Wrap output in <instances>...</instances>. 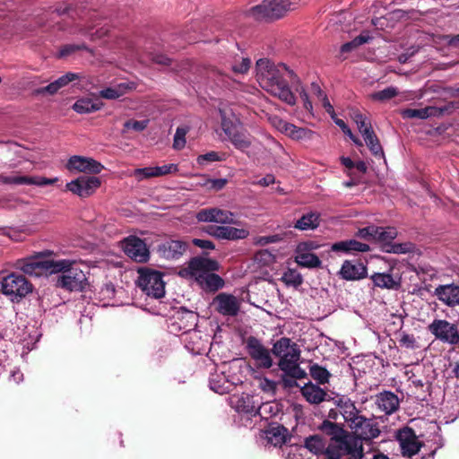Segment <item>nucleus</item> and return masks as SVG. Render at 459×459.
I'll list each match as a JSON object with an SVG mask.
<instances>
[{
	"mask_svg": "<svg viewBox=\"0 0 459 459\" xmlns=\"http://www.w3.org/2000/svg\"><path fill=\"white\" fill-rule=\"evenodd\" d=\"M129 89L126 83H120L116 87H108L100 91V96L106 100H117L123 96Z\"/></svg>",
	"mask_w": 459,
	"mask_h": 459,
	"instance_id": "obj_40",
	"label": "nucleus"
},
{
	"mask_svg": "<svg viewBox=\"0 0 459 459\" xmlns=\"http://www.w3.org/2000/svg\"><path fill=\"white\" fill-rule=\"evenodd\" d=\"M309 372L313 379L317 381L319 384H325L329 381L331 374L328 370L317 364H313L309 368Z\"/></svg>",
	"mask_w": 459,
	"mask_h": 459,
	"instance_id": "obj_42",
	"label": "nucleus"
},
{
	"mask_svg": "<svg viewBox=\"0 0 459 459\" xmlns=\"http://www.w3.org/2000/svg\"><path fill=\"white\" fill-rule=\"evenodd\" d=\"M370 279L376 287L381 289L398 290L401 286L400 281L394 279L390 273H375Z\"/></svg>",
	"mask_w": 459,
	"mask_h": 459,
	"instance_id": "obj_32",
	"label": "nucleus"
},
{
	"mask_svg": "<svg viewBox=\"0 0 459 459\" xmlns=\"http://www.w3.org/2000/svg\"><path fill=\"white\" fill-rule=\"evenodd\" d=\"M210 387L216 393L224 394L228 391V387L224 386L226 381L224 377L220 375H212L209 380Z\"/></svg>",
	"mask_w": 459,
	"mask_h": 459,
	"instance_id": "obj_45",
	"label": "nucleus"
},
{
	"mask_svg": "<svg viewBox=\"0 0 459 459\" xmlns=\"http://www.w3.org/2000/svg\"><path fill=\"white\" fill-rule=\"evenodd\" d=\"M193 244L203 249H213L214 245L212 241L206 239L194 238Z\"/></svg>",
	"mask_w": 459,
	"mask_h": 459,
	"instance_id": "obj_61",
	"label": "nucleus"
},
{
	"mask_svg": "<svg viewBox=\"0 0 459 459\" xmlns=\"http://www.w3.org/2000/svg\"><path fill=\"white\" fill-rule=\"evenodd\" d=\"M124 251L134 261L145 263L149 260L150 252L141 238L130 236L124 240Z\"/></svg>",
	"mask_w": 459,
	"mask_h": 459,
	"instance_id": "obj_19",
	"label": "nucleus"
},
{
	"mask_svg": "<svg viewBox=\"0 0 459 459\" xmlns=\"http://www.w3.org/2000/svg\"><path fill=\"white\" fill-rule=\"evenodd\" d=\"M281 359H279L278 367L284 373V375L291 378H306V371L299 367V360L300 359V350L299 346L292 348Z\"/></svg>",
	"mask_w": 459,
	"mask_h": 459,
	"instance_id": "obj_13",
	"label": "nucleus"
},
{
	"mask_svg": "<svg viewBox=\"0 0 459 459\" xmlns=\"http://www.w3.org/2000/svg\"><path fill=\"white\" fill-rule=\"evenodd\" d=\"M187 245L181 240L169 239L157 247L160 256L167 260L178 259L186 250Z\"/></svg>",
	"mask_w": 459,
	"mask_h": 459,
	"instance_id": "obj_25",
	"label": "nucleus"
},
{
	"mask_svg": "<svg viewBox=\"0 0 459 459\" xmlns=\"http://www.w3.org/2000/svg\"><path fill=\"white\" fill-rule=\"evenodd\" d=\"M152 59L154 63H156L158 65H171V59L162 54H156L152 56Z\"/></svg>",
	"mask_w": 459,
	"mask_h": 459,
	"instance_id": "obj_63",
	"label": "nucleus"
},
{
	"mask_svg": "<svg viewBox=\"0 0 459 459\" xmlns=\"http://www.w3.org/2000/svg\"><path fill=\"white\" fill-rule=\"evenodd\" d=\"M226 160V154L217 152L214 151H211L204 154L198 155L196 158V162L200 166H205L211 162L214 161H222Z\"/></svg>",
	"mask_w": 459,
	"mask_h": 459,
	"instance_id": "obj_43",
	"label": "nucleus"
},
{
	"mask_svg": "<svg viewBox=\"0 0 459 459\" xmlns=\"http://www.w3.org/2000/svg\"><path fill=\"white\" fill-rule=\"evenodd\" d=\"M88 50V48L85 44H68L62 47L59 51V56L64 57L67 56L77 50Z\"/></svg>",
	"mask_w": 459,
	"mask_h": 459,
	"instance_id": "obj_51",
	"label": "nucleus"
},
{
	"mask_svg": "<svg viewBox=\"0 0 459 459\" xmlns=\"http://www.w3.org/2000/svg\"><path fill=\"white\" fill-rule=\"evenodd\" d=\"M321 246L313 240H307L297 245L295 249V262L301 267L315 269L322 267V261L313 252Z\"/></svg>",
	"mask_w": 459,
	"mask_h": 459,
	"instance_id": "obj_9",
	"label": "nucleus"
},
{
	"mask_svg": "<svg viewBox=\"0 0 459 459\" xmlns=\"http://www.w3.org/2000/svg\"><path fill=\"white\" fill-rule=\"evenodd\" d=\"M275 182V177L273 174H267L265 177L254 181V185H258L261 186H268Z\"/></svg>",
	"mask_w": 459,
	"mask_h": 459,
	"instance_id": "obj_60",
	"label": "nucleus"
},
{
	"mask_svg": "<svg viewBox=\"0 0 459 459\" xmlns=\"http://www.w3.org/2000/svg\"><path fill=\"white\" fill-rule=\"evenodd\" d=\"M155 178L176 174L178 171L177 164L169 163L153 167Z\"/></svg>",
	"mask_w": 459,
	"mask_h": 459,
	"instance_id": "obj_46",
	"label": "nucleus"
},
{
	"mask_svg": "<svg viewBox=\"0 0 459 459\" xmlns=\"http://www.w3.org/2000/svg\"><path fill=\"white\" fill-rule=\"evenodd\" d=\"M0 181L4 184L7 185H35L39 186H45L48 185H53L58 181L57 178H48L45 177H31V176H22L17 174H13L10 176L0 175Z\"/></svg>",
	"mask_w": 459,
	"mask_h": 459,
	"instance_id": "obj_20",
	"label": "nucleus"
},
{
	"mask_svg": "<svg viewBox=\"0 0 459 459\" xmlns=\"http://www.w3.org/2000/svg\"><path fill=\"white\" fill-rule=\"evenodd\" d=\"M397 439L400 444L402 455L412 457L420 451L421 443L417 439L413 430L406 428L398 433Z\"/></svg>",
	"mask_w": 459,
	"mask_h": 459,
	"instance_id": "obj_21",
	"label": "nucleus"
},
{
	"mask_svg": "<svg viewBox=\"0 0 459 459\" xmlns=\"http://www.w3.org/2000/svg\"><path fill=\"white\" fill-rule=\"evenodd\" d=\"M133 175L139 181L155 178L153 167L136 169L134 170Z\"/></svg>",
	"mask_w": 459,
	"mask_h": 459,
	"instance_id": "obj_50",
	"label": "nucleus"
},
{
	"mask_svg": "<svg viewBox=\"0 0 459 459\" xmlns=\"http://www.w3.org/2000/svg\"><path fill=\"white\" fill-rule=\"evenodd\" d=\"M332 251L351 253V252H368L369 246L355 239L342 240L333 243L331 247Z\"/></svg>",
	"mask_w": 459,
	"mask_h": 459,
	"instance_id": "obj_29",
	"label": "nucleus"
},
{
	"mask_svg": "<svg viewBox=\"0 0 459 459\" xmlns=\"http://www.w3.org/2000/svg\"><path fill=\"white\" fill-rule=\"evenodd\" d=\"M73 264L72 260H53L47 258L43 253L19 259L15 263L16 269L30 276L39 277L44 274L58 273L65 271Z\"/></svg>",
	"mask_w": 459,
	"mask_h": 459,
	"instance_id": "obj_2",
	"label": "nucleus"
},
{
	"mask_svg": "<svg viewBox=\"0 0 459 459\" xmlns=\"http://www.w3.org/2000/svg\"><path fill=\"white\" fill-rule=\"evenodd\" d=\"M65 168L70 172H81L95 175L100 173L104 169V166L92 158L74 155L67 160Z\"/></svg>",
	"mask_w": 459,
	"mask_h": 459,
	"instance_id": "obj_18",
	"label": "nucleus"
},
{
	"mask_svg": "<svg viewBox=\"0 0 459 459\" xmlns=\"http://www.w3.org/2000/svg\"><path fill=\"white\" fill-rule=\"evenodd\" d=\"M337 406L348 426L349 423H351L352 420L361 415L360 411L356 408L354 403H352L349 398H340L337 402Z\"/></svg>",
	"mask_w": 459,
	"mask_h": 459,
	"instance_id": "obj_31",
	"label": "nucleus"
},
{
	"mask_svg": "<svg viewBox=\"0 0 459 459\" xmlns=\"http://www.w3.org/2000/svg\"><path fill=\"white\" fill-rule=\"evenodd\" d=\"M301 394L308 403L313 404L324 402L327 396L326 392L323 388L312 383L306 384L301 388Z\"/></svg>",
	"mask_w": 459,
	"mask_h": 459,
	"instance_id": "obj_30",
	"label": "nucleus"
},
{
	"mask_svg": "<svg viewBox=\"0 0 459 459\" xmlns=\"http://www.w3.org/2000/svg\"><path fill=\"white\" fill-rule=\"evenodd\" d=\"M247 349L251 359L255 362L257 368H270L273 364V358L271 351L267 349L260 340L254 336H249L247 339Z\"/></svg>",
	"mask_w": 459,
	"mask_h": 459,
	"instance_id": "obj_12",
	"label": "nucleus"
},
{
	"mask_svg": "<svg viewBox=\"0 0 459 459\" xmlns=\"http://www.w3.org/2000/svg\"><path fill=\"white\" fill-rule=\"evenodd\" d=\"M295 8L296 3L290 0H264L260 4L252 7L249 13L255 20H274L281 18Z\"/></svg>",
	"mask_w": 459,
	"mask_h": 459,
	"instance_id": "obj_5",
	"label": "nucleus"
},
{
	"mask_svg": "<svg viewBox=\"0 0 459 459\" xmlns=\"http://www.w3.org/2000/svg\"><path fill=\"white\" fill-rule=\"evenodd\" d=\"M137 284L149 297L160 299L165 294V282L162 274L158 271L140 269Z\"/></svg>",
	"mask_w": 459,
	"mask_h": 459,
	"instance_id": "obj_7",
	"label": "nucleus"
},
{
	"mask_svg": "<svg viewBox=\"0 0 459 459\" xmlns=\"http://www.w3.org/2000/svg\"><path fill=\"white\" fill-rule=\"evenodd\" d=\"M219 267V264L215 260L195 257L190 261L188 270L203 289L216 291L224 285L222 278L213 273L218 271Z\"/></svg>",
	"mask_w": 459,
	"mask_h": 459,
	"instance_id": "obj_3",
	"label": "nucleus"
},
{
	"mask_svg": "<svg viewBox=\"0 0 459 459\" xmlns=\"http://www.w3.org/2000/svg\"><path fill=\"white\" fill-rule=\"evenodd\" d=\"M282 126L281 127V130L283 131L290 138H294V134H296V131L298 130V126H296L293 124H290L287 122H280Z\"/></svg>",
	"mask_w": 459,
	"mask_h": 459,
	"instance_id": "obj_59",
	"label": "nucleus"
},
{
	"mask_svg": "<svg viewBox=\"0 0 459 459\" xmlns=\"http://www.w3.org/2000/svg\"><path fill=\"white\" fill-rule=\"evenodd\" d=\"M80 78H82V75L80 74L68 72L54 82L60 90L61 88L66 86L69 82H72L75 80H79Z\"/></svg>",
	"mask_w": 459,
	"mask_h": 459,
	"instance_id": "obj_48",
	"label": "nucleus"
},
{
	"mask_svg": "<svg viewBox=\"0 0 459 459\" xmlns=\"http://www.w3.org/2000/svg\"><path fill=\"white\" fill-rule=\"evenodd\" d=\"M334 123L342 129V131L346 135H348L352 140V142L356 145H358V146H362L363 145L362 142L357 136H355L352 134V132L350 129V127L347 126V124L342 119L337 118V119L334 120Z\"/></svg>",
	"mask_w": 459,
	"mask_h": 459,
	"instance_id": "obj_49",
	"label": "nucleus"
},
{
	"mask_svg": "<svg viewBox=\"0 0 459 459\" xmlns=\"http://www.w3.org/2000/svg\"><path fill=\"white\" fill-rule=\"evenodd\" d=\"M73 264L65 271L60 272L63 273L58 276L56 286L69 291H81L84 289L87 279L84 273L81 269L73 268Z\"/></svg>",
	"mask_w": 459,
	"mask_h": 459,
	"instance_id": "obj_11",
	"label": "nucleus"
},
{
	"mask_svg": "<svg viewBox=\"0 0 459 459\" xmlns=\"http://www.w3.org/2000/svg\"><path fill=\"white\" fill-rule=\"evenodd\" d=\"M55 12L58 14V15H68L72 20H74L75 19V16L77 15L75 10L74 9V7L72 6V4H68L66 5L65 7H57L56 8Z\"/></svg>",
	"mask_w": 459,
	"mask_h": 459,
	"instance_id": "obj_58",
	"label": "nucleus"
},
{
	"mask_svg": "<svg viewBox=\"0 0 459 459\" xmlns=\"http://www.w3.org/2000/svg\"><path fill=\"white\" fill-rule=\"evenodd\" d=\"M148 124H149V120H134V119H130V120H127L126 123H125V127L126 128H131L136 132H141V131H143L147 126H148Z\"/></svg>",
	"mask_w": 459,
	"mask_h": 459,
	"instance_id": "obj_52",
	"label": "nucleus"
},
{
	"mask_svg": "<svg viewBox=\"0 0 459 459\" xmlns=\"http://www.w3.org/2000/svg\"><path fill=\"white\" fill-rule=\"evenodd\" d=\"M354 433V437L362 440H371L380 434L377 423L373 420L367 419L363 415L355 418L348 426Z\"/></svg>",
	"mask_w": 459,
	"mask_h": 459,
	"instance_id": "obj_17",
	"label": "nucleus"
},
{
	"mask_svg": "<svg viewBox=\"0 0 459 459\" xmlns=\"http://www.w3.org/2000/svg\"><path fill=\"white\" fill-rule=\"evenodd\" d=\"M458 108V103L450 101L442 107L429 106L424 108H405L402 111L403 118L426 119L431 117H441L445 114H451Z\"/></svg>",
	"mask_w": 459,
	"mask_h": 459,
	"instance_id": "obj_15",
	"label": "nucleus"
},
{
	"mask_svg": "<svg viewBox=\"0 0 459 459\" xmlns=\"http://www.w3.org/2000/svg\"><path fill=\"white\" fill-rule=\"evenodd\" d=\"M288 430L281 425L270 426L265 430V437L268 443L273 446H281L286 442Z\"/></svg>",
	"mask_w": 459,
	"mask_h": 459,
	"instance_id": "obj_33",
	"label": "nucleus"
},
{
	"mask_svg": "<svg viewBox=\"0 0 459 459\" xmlns=\"http://www.w3.org/2000/svg\"><path fill=\"white\" fill-rule=\"evenodd\" d=\"M298 344L293 342L290 338L281 337L277 340L273 345L272 352L277 358L281 359L287 353H290L292 348L296 347Z\"/></svg>",
	"mask_w": 459,
	"mask_h": 459,
	"instance_id": "obj_38",
	"label": "nucleus"
},
{
	"mask_svg": "<svg viewBox=\"0 0 459 459\" xmlns=\"http://www.w3.org/2000/svg\"><path fill=\"white\" fill-rule=\"evenodd\" d=\"M305 446L310 452L316 455L323 454L325 452V455L327 456L328 446H325V442L324 439L317 435L307 437L305 440Z\"/></svg>",
	"mask_w": 459,
	"mask_h": 459,
	"instance_id": "obj_39",
	"label": "nucleus"
},
{
	"mask_svg": "<svg viewBox=\"0 0 459 459\" xmlns=\"http://www.w3.org/2000/svg\"><path fill=\"white\" fill-rule=\"evenodd\" d=\"M251 65V60L247 57L243 58L240 64L232 66V70L236 74H246Z\"/></svg>",
	"mask_w": 459,
	"mask_h": 459,
	"instance_id": "obj_56",
	"label": "nucleus"
},
{
	"mask_svg": "<svg viewBox=\"0 0 459 459\" xmlns=\"http://www.w3.org/2000/svg\"><path fill=\"white\" fill-rule=\"evenodd\" d=\"M429 331L443 343L459 344V329L457 325L446 319H435L428 326Z\"/></svg>",
	"mask_w": 459,
	"mask_h": 459,
	"instance_id": "obj_10",
	"label": "nucleus"
},
{
	"mask_svg": "<svg viewBox=\"0 0 459 459\" xmlns=\"http://www.w3.org/2000/svg\"><path fill=\"white\" fill-rule=\"evenodd\" d=\"M217 311L228 316H235L240 309V301L231 294L220 293L214 299Z\"/></svg>",
	"mask_w": 459,
	"mask_h": 459,
	"instance_id": "obj_22",
	"label": "nucleus"
},
{
	"mask_svg": "<svg viewBox=\"0 0 459 459\" xmlns=\"http://www.w3.org/2000/svg\"><path fill=\"white\" fill-rule=\"evenodd\" d=\"M376 404L380 411L390 415L399 409L400 400L393 392L384 391L377 394Z\"/></svg>",
	"mask_w": 459,
	"mask_h": 459,
	"instance_id": "obj_27",
	"label": "nucleus"
},
{
	"mask_svg": "<svg viewBox=\"0 0 459 459\" xmlns=\"http://www.w3.org/2000/svg\"><path fill=\"white\" fill-rule=\"evenodd\" d=\"M196 219L199 221L216 222L221 224H230L234 222V215L232 212L217 208L201 210L197 212Z\"/></svg>",
	"mask_w": 459,
	"mask_h": 459,
	"instance_id": "obj_23",
	"label": "nucleus"
},
{
	"mask_svg": "<svg viewBox=\"0 0 459 459\" xmlns=\"http://www.w3.org/2000/svg\"><path fill=\"white\" fill-rule=\"evenodd\" d=\"M256 79L260 86L278 97L287 104H296V98L289 87V82L295 85L299 78L286 65H275L268 59L261 58L256 62Z\"/></svg>",
	"mask_w": 459,
	"mask_h": 459,
	"instance_id": "obj_1",
	"label": "nucleus"
},
{
	"mask_svg": "<svg viewBox=\"0 0 459 459\" xmlns=\"http://www.w3.org/2000/svg\"><path fill=\"white\" fill-rule=\"evenodd\" d=\"M206 232L220 239L237 240L246 238L248 231L231 226H208Z\"/></svg>",
	"mask_w": 459,
	"mask_h": 459,
	"instance_id": "obj_24",
	"label": "nucleus"
},
{
	"mask_svg": "<svg viewBox=\"0 0 459 459\" xmlns=\"http://www.w3.org/2000/svg\"><path fill=\"white\" fill-rule=\"evenodd\" d=\"M101 186V180L95 176H81L66 184V189L81 198H87Z\"/></svg>",
	"mask_w": 459,
	"mask_h": 459,
	"instance_id": "obj_16",
	"label": "nucleus"
},
{
	"mask_svg": "<svg viewBox=\"0 0 459 459\" xmlns=\"http://www.w3.org/2000/svg\"><path fill=\"white\" fill-rule=\"evenodd\" d=\"M400 344L408 349H414L417 347V342L412 334L403 333L400 339Z\"/></svg>",
	"mask_w": 459,
	"mask_h": 459,
	"instance_id": "obj_53",
	"label": "nucleus"
},
{
	"mask_svg": "<svg viewBox=\"0 0 459 459\" xmlns=\"http://www.w3.org/2000/svg\"><path fill=\"white\" fill-rule=\"evenodd\" d=\"M437 298L448 307L459 305V286L455 284L439 285L435 289Z\"/></svg>",
	"mask_w": 459,
	"mask_h": 459,
	"instance_id": "obj_26",
	"label": "nucleus"
},
{
	"mask_svg": "<svg viewBox=\"0 0 459 459\" xmlns=\"http://www.w3.org/2000/svg\"><path fill=\"white\" fill-rule=\"evenodd\" d=\"M1 292L12 302H20L32 292V284L22 274L12 273L0 279Z\"/></svg>",
	"mask_w": 459,
	"mask_h": 459,
	"instance_id": "obj_4",
	"label": "nucleus"
},
{
	"mask_svg": "<svg viewBox=\"0 0 459 459\" xmlns=\"http://www.w3.org/2000/svg\"><path fill=\"white\" fill-rule=\"evenodd\" d=\"M234 408L238 412L244 413H256L257 405L255 404L253 397L247 394H242L239 396H235L232 400Z\"/></svg>",
	"mask_w": 459,
	"mask_h": 459,
	"instance_id": "obj_35",
	"label": "nucleus"
},
{
	"mask_svg": "<svg viewBox=\"0 0 459 459\" xmlns=\"http://www.w3.org/2000/svg\"><path fill=\"white\" fill-rule=\"evenodd\" d=\"M444 39L451 48H459V33L456 35H446Z\"/></svg>",
	"mask_w": 459,
	"mask_h": 459,
	"instance_id": "obj_64",
	"label": "nucleus"
},
{
	"mask_svg": "<svg viewBox=\"0 0 459 459\" xmlns=\"http://www.w3.org/2000/svg\"><path fill=\"white\" fill-rule=\"evenodd\" d=\"M397 237V230L393 227H377L375 240L382 243L383 249L387 253L405 254L410 251L407 244L392 243Z\"/></svg>",
	"mask_w": 459,
	"mask_h": 459,
	"instance_id": "obj_14",
	"label": "nucleus"
},
{
	"mask_svg": "<svg viewBox=\"0 0 459 459\" xmlns=\"http://www.w3.org/2000/svg\"><path fill=\"white\" fill-rule=\"evenodd\" d=\"M319 226V214L308 212L299 218L294 224V228L299 230H314Z\"/></svg>",
	"mask_w": 459,
	"mask_h": 459,
	"instance_id": "obj_36",
	"label": "nucleus"
},
{
	"mask_svg": "<svg viewBox=\"0 0 459 459\" xmlns=\"http://www.w3.org/2000/svg\"><path fill=\"white\" fill-rule=\"evenodd\" d=\"M341 276L348 281H356L367 275V267L360 262L345 261L340 271Z\"/></svg>",
	"mask_w": 459,
	"mask_h": 459,
	"instance_id": "obj_28",
	"label": "nucleus"
},
{
	"mask_svg": "<svg viewBox=\"0 0 459 459\" xmlns=\"http://www.w3.org/2000/svg\"><path fill=\"white\" fill-rule=\"evenodd\" d=\"M102 106L103 103L99 100L82 98L74 102L73 109L79 114H87L100 110Z\"/></svg>",
	"mask_w": 459,
	"mask_h": 459,
	"instance_id": "obj_34",
	"label": "nucleus"
},
{
	"mask_svg": "<svg viewBox=\"0 0 459 459\" xmlns=\"http://www.w3.org/2000/svg\"><path fill=\"white\" fill-rule=\"evenodd\" d=\"M362 441L353 436H346L336 441V446H329L327 458L340 459L342 455H348L349 459H361L363 457Z\"/></svg>",
	"mask_w": 459,
	"mask_h": 459,
	"instance_id": "obj_6",
	"label": "nucleus"
},
{
	"mask_svg": "<svg viewBox=\"0 0 459 459\" xmlns=\"http://www.w3.org/2000/svg\"><path fill=\"white\" fill-rule=\"evenodd\" d=\"M371 38L368 35L365 34H359V36L355 37L351 41V44L354 47V49L358 47L368 43Z\"/></svg>",
	"mask_w": 459,
	"mask_h": 459,
	"instance_id": "obj_62",
	"label": "nucleus"
},
{
	"mask_svg": "<svg viewBox=\"0 0 459 459\" xmlns=\"http://www.w3.org/2000/svg\"><path fill=\"white\" fill-rule=\"evenodd\" d=\"M58 91H59V89L56 85L55 82H52L45 87H40V88L36 89L33 93L35 95H44V94L54 95Z\"/></svg>",
	"mask_w": 459,
	"mask_h": 459,
	"instance_id": "obj_54",
	"label": "nucleus"
},
{
	"mask_svg": "<svg viewBox=\"0 0 459 459\" xmlns=\"http://www.w3.org/2000/svg\"><path fill=\"white\" fill-rule=\"evenodd\" d=\"M398 91L394 87H387L382 91L372 93L371 98L378 101H386L397 96Z\"/></svg>",
	"mask_w": 459,
	"mask_h": 459,
	"instance_id": "obj_44",
	"label": "nucleus"
},
{
	"mask_svg": "<svg viewBox=\"0 0 459 459\" xmlns=\"http://www.w3.org/2000/svg\"><path fill=\"white\" fill-rule=\"evenodd\" d=\"M188 129L186 127H178L174 135L173 148L176 150H181L186 145V134Z\"/></svg>",
	"mask_w": 459,
	"mask_h": 459,
	"instance_id": "obj_47",
	"label": "nucleus"
},
{
	"mask_svg": "<svg viewBox=\"0 0 459 459\" xmlns=\"http://www.w3.org/2000/svg\"><path fill=\"white\" fill-rule=\"evenodd\" d=\"M363 138L375 157H384L383 148L374 130H366Z\"/></svg>",
	"mask_w": 459,
	"mask_h": 459,
	"instance_id": "obj_37",
	"label": "nucleus"
},
{
	"mask_svg": "<svg viewBox=\"0 0 459 459\" xmlns=\"http://www.w3.org/2000/svg\"><path fill=\"white\" fill-rule=\"evenodd\" d=\"M281 280L286 286L293 288H298L303 282L302 275L295 269L285 271Z\"/></svg>",
	"mask_w": 459,
	"mask_h": 459,
	"instance_id": "obj_41",
	"label": "nucleus"
},
{
	"mask_svg": "<svg viewBox=\"0 0 459 459\" xmlns=\"http://www.w3.org/2000/svg\"><path fill=\"white\" fill-rule=\"evenodd\" d=\"M221 129L234 147L245 152L252 145V136L231 119L222 117Z\"/></svg>",
	"mask_w": 459,
	"mask_h": 459,
	"instance_id": "obj_8",
	"label": "nucleus"
},
{
	"mask_svg": "<svg viewBox=\"0 0 459 459\" xmlns=\"http://www.w3.org/2000/svg\"><path fill=\"white\" fill-rule=\"evenodd\" d=\"M377 226H368L359 230L358 235L366 239H374L376 237Z\"/></svg>",
	"mask_w": 459,
	"mask_h": 459,
	"instance_id": "obj_57",
	"label": "nucleus"
},
{
	"mask_svg": "<svg viewBox=\"0 0 459 459\" xmlns=\"http://www.w3.org/2000/svg\"><path fill=\"white\" fill-rule=\"evenodd\" d=\"M315 135V132L310 129L299 127L294 134V140H311Z\"/></svg>",
	"mask_w": 459,
	"mask_h": 459,
	"instance_id": "obj_55",
	"label": "nucleus"
}]
</instances>
